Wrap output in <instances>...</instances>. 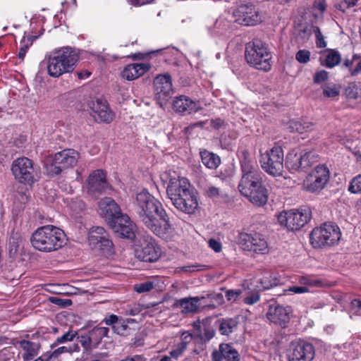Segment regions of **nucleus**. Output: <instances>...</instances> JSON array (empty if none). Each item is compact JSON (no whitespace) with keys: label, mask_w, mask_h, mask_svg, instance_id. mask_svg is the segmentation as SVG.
I'll use <instances>...</instances> for the list:
<instances>
[{"label":"nucleus","mask_w":361,"mask_h":361,"mask_svg":"<svg viewBox=\"0 0 361 361\" xmlns=\"http://www.w3.org/2000/svg\"><path fill=\"white\" fill-rule=\"evenodd\" d=\"M109 329L107 327L97 326L94 327L90 332V336L94 343V347L97 348L102 340L104 337H107Z\"/></svg>","instance_id":"33"},{"label":"nucleus","mask_w":361,"mask_h":361,"mask_svg":"<svg viewBox=\"0 0 361 361\" xmlns=\"http://www.w3.org/2000/svg\"><path fill=\"white\" fill-rule=\"evenodd\" d=\"M121 317H118L116 314H110L109 316H106L103 322L108 326H111L113 329V326H117L119 321L121 319Z\"/></svg>","instance_id":"52"},{"label":"nucleus","mask_w":361,"mask_h":361,"mask_svg":"<svg viewBox=\"0 0 361 361\" xmlns=\"http://www.w3.org/2000/svg\"><path fill=\"white\" fill-rule=\"evenodd\" d=\"M161 248L152 238H145L135 250V257L143 262H154L161 256Z\"/></svg>","instance_id":"17"},{"label":"nucleus","mask_w":361,"mask_h":361,"mask_svg":"<svg viewBox=\"0 0 361 361\" xmlns=\"http://www.w3.org/2000/svg\"><path fill=\"white\" fill-rule=\"evenodd\" d=\"M134 210L140 222L156 235L164 238L171 229L169 217L161 202L142 190L136 195Z\"/></svg>","instance_id":"1"},{"label":"nucleus","mask_w":361,"mask_h":361,"mask_svg":"<svg viewBox=\"0 0 361 361\" xmlns=\"http://www.w3.org/2000/svg\"><path fill=\"white\" fill-rule=\"evenodd\" d=\"M313 32L316 37V45L318 48H325L326 47V42L324 39L320 29L318 27H314Z\"/></svg>","instance_id":"47"},{"label":"nucleus","mask_w":361,"mask_h":361,"mask_svg":"<svg viewBox=\"0 0 361 361\" xmlns=\"http://www.w3.org/2000/svg\"><path fill=\"white\" fill-rule=\"evenodd\" d=\"M78 56L71 47H63L51 51L45 56L47 73L52 78H59L66 73L74 70Z\"/></svg>","instance_id":"3"},{"label":"nucleus","mask_w":361,"mask_h":361,"mask_svg":"<svg viewBox=\"0 0 361 361\" xmlns=\"http://www.w3.org/2000/svg\"><path fill=\"white\" fill-rule=\"evenodd\" d=\"M166 193L173 205L180 212L191 214L198 208L199 204L195 192L185 178L171 177L166 188Z\"/></svg>","instance_id":"2"},{"label":"nucleus","mask_w":361,"mask_h":361,"mask_svg":"<svg viewBox=\"0 0 361 361\" xmlns=\"http://www.w3.org/2000/svg\"><path fill=\"white\" fill-rule=\"evenodd\" d=\"M329 178V169L325 165H318L306 177L304 186L306 190L310 192H319L325 188Z\"/></svg>","instance_id":"11"},{"label":"nucleus","mask_w":361,"mask_h":361,"mask_svg":"<svg viewBox=\"0 0 361 361\" xmlns=\"http://www.w3.org/2000/svg\"><path fill=\"white\" fill-rule=\"evenodd\" d=\"M204 299V296L183 298L176 300L173 306L180 308V312L183 314H194L200 307V301Z\"/></svg>","instance_id":"24"},{"label":"nucleus","mask_w":361,"mask_h":361,"mask_svg":"<svg viewBox=\"0 0 361 361\" xmlns=\"http://www.w3.org/2000/svg\"><path fill=\"white\" fill-rule=\"evenodd\" d=\"M259 300V295L258 292L252 293V294L249 296H247L244 299V302L245 304L251 305L255 304Z\"/></svg>","instance_id":"55"},{"label":"nucleus","mask_w":361,"mask_h":361,"mask_svg":"<svg viewBox=\"0 0 361 361\" xmlns=\"http://www.w3.org/2000/svg\"><path fill=\"white\" fill-rule=\"evenodd\" d=\"M300 159H302V169H305L318 162L319 156L314 151H309L302 154Z\"/></svg>","instance_id":"38"},{"label":"nucleus","mask_w":361,"mask_h":361,"mask_svg":"<svg viewBox=\"0 0 361 361\" xmlns=\"http://www.w3.org/2000/svg\"><path fill=\"white\" fill-rule=\"evenodd\" d=\"M302 154H298L294 151L288 153L286 156V164L293 170L303 169L302 164Z\"/></svg>","instance_id":"35"},{"label":"nucleus","mask_w":361,"mask_h":361,"mask_svg":"<svg viewBox=\"0 0 361 361\" xmlns=\"http://www.w3.org/2000/svg\"><path fill=\"white\" fill-rule=\"evenodd\" d=\"M219 331L221 335H230L238 324V317L222 318L219 320Z\"/></svg>","instance_id":"28"},{"label":"nucleus","mask_w":361,"mask_h":361,"mask_svg":"<svg viewBox=\"0 0 361 361\" xmlns=\"http://www.w3.org/2000/svg\"><path fill=\"white\" fill-rule=\"evenodd\" d=\"M235 22L238 24L251 26L260 21L258 12L250 2H239L233 11Z\"/></svg>","instance_id":"16"},{"label":"nucleus","mask_w":361,"mask_h":361,"mask_svg":"<svg viewBox=\"0 0 361 361\" xmlns=\"http://www.w3.org/2000/svg\"><path fill=\"white\" fill-rule=\"evenodd\" d=\"M151 66L146 63H135L127 65L122 71V76L128 80H133L150 69Z\"/></svg>","instance_id":"25"},{"label":"nucleus","mask_w":361,"mask_h":361,"mask_svg":"<svg viewBox=\"0 0 361 361\" xmlns=\"http://www.w3.org/2000/svg\"><path fill=\"white\" fill-rule=\"evenodd\" d=\"M246 61L259 70L268 71L271 69V54L267 45L259 39H255L245 47Z\"/></svg>","instance_id":"8"},{"label":"nucleus","mask_w":361,"mask_h":361,"mask_svg":"<svg viewBox=\"0 0 361 361\" xmlns=\"http://www.w3.org/2000/svg\"><path fill=\"white\" fill-rule=\"evenodd\" d=\"M252 249L249 251H253L255 252H264L267 250V242L261 238L259 235L255 234L252 243Z\"/></svg>","instance_id":"40"},{"label":"nucleus","mask_w":361,"mask_h":361,"mask_svg":"<svg viewBox=\"0 0 361 361\" xmlns=\"http://www.w3.org/2000/svg\"><path fill=\"white\" fill-rule=\"evenodd\" d=\"M15 179L20 183L32 185L37 180V172L33 161L27 157L15 159L11 165Z\"/></svg>","instance_id":"10"},{"label":"nucleus","mask_w":361,"mask_h":361,"mask_svg":"<svg viewBox=\"0 0 361 361\" xmlns=\"http://www.w3.org/2000/svg\"><path fill=\"white\" fill-rule=\"evenodd\" d=\"M20 347L25 351L23 355L25 360H30L37 355L38 345L34 342L23 340L19 342Z\"/></svg>","instance_id":"31"},{"label":"nucleus","mask_w":361,"mask_h":361,"mask_svg":"<svg viewBox=\"0 0 361 361\" xmlns=\"http://www.w3.org/2000/svg\"><path fill=\"white\" fill-rule=\"evenodd\" d=\"M205 192L206 195L210 197H217L221 194L220 189L213 185L208 186Z\"/></svg>","instance_id":"56"},{"label":"nucleus","mask_w":361,"mask_h":361,"mask_svg":"<svg viewBox=\"0 0 361 361\" xmlns=\"http://www.w3.org/2000/svg\"><path fill=\"white\" fill-rule=\"evenodd\" d=\"M206 266H204V265L195 264H192V265H190V266L183 267L181 268V269L185 272H191V271H194L195 270H202Z\"/></svg>","instance_id":"58"},{"label":"nucleus","mask_w":361,"mask_h":361,"mask_svg":"<svg viewBox=\"0 0 361 361\" xmlns=\"http://www.w3.org/2000/svg\"><path fill=\"white\" fill-rule=\"evenodd\" d=\"M214 329L207 325L202 331L198 332L197 337L203 342H207L214 336Z\"/></svg>","instance_id":"43"},{"label":"nucleus","mask_w":361,"mask_h":361,"mask_svg":"<svg viewBox=\"0 0 361 361\" xmlns=\"http://www.w3.org/2000/svg\"><path fill=\"white\" fill-rule=\"evenodd\" d=\"M240 163L242 177H249L250 176L260 174L257 170H256L247 151L244 150L242 152V157L240 158Z\"/></svg>","instance_id":"26"},{"label":"nucleus","mask_w":361,"mask_h":361,"mask_svg":"<svg viewBox=\"0 0 361 361\" xmlns=\"http://www.w3.org/2000/svg\"><path fill=\"white\" fill-rule=\"evenodd\" d=\"M210 126L215 130H219L225 126V122L220 118L212 119L210 121Z\"/></svg>","instance_id":"57"},{"label":"nucleus","mask_w":361,"mask_h":361,"mask_svg":"<svg viewBox=\"0 0 361 361\" xmlns=\"http://www.w3.org/2000/svg\"><path fill=\"white\" fill-rule=\"evenodd\" d=\"M200 157L202 164L210 169H216L221 163V159L218 155L206 149L200 152Z\"/></svg>","instance_id":"29"},{"label":"nucleus","mask_w":361,"mask_h":361,"mask_svg":"<svg viewBox=\"0 0 361 361\" xmlns=\"http://www.w3.org/2000/svg\"><path fill=\"white\" fill-rule=\"evenodd\" d=\"M153 85L155 99L161 107H164L173 94L171 75H157L154 78Z\"/></svg>","instance_id":"12"},{"label":"nucleus","mask_w":361,"mask_h":361,"mask_svg":"<svg viewBox=\"0 0 361 361\" xmlns=\"http://www.w3.org/2000/svg\"><path fill=\"white\" fill-rule=\"evenodd\" d=\"M242 293L241 290H227L226 291V298L228 301L235 302L237 300L238 298Z\"/></svg>","instance_id":"53"},{"label":"nucleus","mask_w":361,"mask_h":361,"mask_svg":"<svg viewBox=\"0 0 361 361\" xmlns=\"http://www.w3.org/2000/svg\"><path fill=\"white\" fill-rule=\"evenodd\" d=\"M49 300L53 304L59 305V306H60L61 307H68V306H70L71 305H72V302H71V300H69V299H62V298H59V297H51L49 298Z\"/></svg>","instance_id":"51"},{"label":"nucleus","mask_w":361,"mask_h":361,"mask_svg":"<svg viewBox=\"0 0 361 361\" xmlns=\"http://www.w3.org/2000/svg\"><path fill=\"white\" fill-rule=\"evenodd\" d=\"M290 307H283L277 306L275 307L274 312L272 314V322L281 326L285 325L290 320Z\"/></svg>","instance_id":"27"},{"label":"nucleus","mask_w":361,"mask_h":361,"mask_svg":"<svg viewBox=\"0 0 361 361\" xmlns=\"http://www.w3.org/2000/svg\"><path fill=\"white\" fill-rule=\"evenodd\" d=\"M283 151L279 143H274L272 147V176L278 177L276 178L275 185L280 187L283 180L286 178L283 176Z\"/></svg>","instance_id":"19"},{"label":"nucleus","mask_w":361,"mask_h":361,"mask_svg":"<svg viewBox=\"0 0 361 361\" xmlns=\"http://www.w3.org/2000/svg\"><path fill=\"white\" fill-rule=\"evenodd\" d=\"M260 158L259 163L261 164L262 168L268 173L271 174V149L260 148Z\"/></svg>","instance_id":"37"},{"label":"nucleus","mask_w":361,"mask_h":361,"mask_svg":"<svg viewBox=\"0 0 361 361\" xmlns=\"http://www.w3.org/2000/svg\"><path fill=\"white\" fill-rule=\"evenodd\" d=\"M295 59L300 63H307L310 60V51L307 49H300L295 54Z\"/></svg>","instance_id":"46"},{"label":"nucleus","mask_w":361,"mask_h":361,"mask_svg":"<svg viewBox=\"0 0 361 361\" xmlns=\"http://www.w3.org/2000/svg\"><path fill=\"white\" fill-rule=\"evenodd\" d=\"M88 241L92 249L102 250L109 255L113 252V243L103 227H92L89 232Z\"/></svg>","instance_id":"15"},{"label":"nucleus","mask_w":361,"mask_h":361,"mask_svg":"<svg viewBox=\"0 0 361 361\" xmlns=\"http://www.w3.org/2000/svg\"><path fill=\"white\" fill-rule=\"evenodd\" d=\"M172 109L178 114H190L199 111L201 107L189 97L180 95L174 97L172 102Z\"/></svg>","instance_id":"22"},{"label":"nucleus","mask_w":361,"mask_h":361,"mask_svg":"<svg viewBox=\"0 0 361 361\" xmlns=\"http://www.w3.org/2000/svg\"><path fill=\"white\" fill-rule=\"evenodd\" d=\"M192 326L195 331L194 334L197 336L198 335V332L202 331L203 328L207 326V324L200 322V320H197L192 323Z\"/></svg>","instance_id":"59"},{"label":"nucleus","mask_w":361,"mask_h":361,"mask_svg":"<svg viewBox=\"0 0 361 361\" xmlns=\"http://www.w3.org/2000/svg\"><path fill=\"white\" fill-rule=\"evenodd\" d=\"M238 189L243 196L257 206H263L268 200V192L262 185L261 174L241 177Z\"/></svg>","instance_id":"5"},{"label":"nucleus","mask_w":361,"mask_h":361,"mask_svg":"<svg viewBox=\"0 0 361 361\" xmlns=\"http://www.w3.org/2000/svg\"><path fill=\"white\" fill-rule=\"evenodd\" d=\"M327 54L324 63L322 64L326 68H332L338 65L341 61V55L338 51L333 49L326 50Z\"/></svg>","instance_id":"32"},{"label":"nucleus","mask_w":361,"mask_h":361,"mask_svg":"<svg viewBox=\"0 0 361 361\" xmlns=\"http://www.w3.org/2000/svg\"><path fill=\"white\" fill-rule=\"evenodd\" d=\"M341 237L340 228L334 223H324L310 233V241L314 248L323 249L336 245Z\"/></svg>","instance_id":"6"},{"label":"nucleus","mask_w":361,"mask_h":361,"mask_svg":"<svg viewBox=\"0 0 361 361\" xmlns=\"http://www.w3.org/2000/svg\"><path fill=\"white\" fill-rule=\"evenodd\" d=\"M87 109L97 122L110 123L115 114L110 109L108 102L103 98H91L87 102Z\"/></svg>","instance_id":"14"},{"label":"nucleus","mask_w":361,"mask_h":361,"mask_svg":"<svg viewBox=\"0 0 361 361\" xmlns=\"http://www.w3.org/2000/svg\"><path fill=\"white\" fill-rule=\"evenodd\" d=\"M101 214L108 222L109 226L114 220L123 215L118 204L111 197H104L99 203Z\"/></svg>","instance_id":"21"},{"label":"nucleus","mask_w":361,"mask_h":361,"mask_svg":"<svg viewBox=\"0 0 361 361\" xmlns=\"http://www.w3.org/2000/svg\"><path fill=\"white\" fill-rule=\"evenodd\" d=\"M314 355L313 345L303 340L292 341L286 352L288 361H312Z\"/></svg>","instance_id":"13"},{"label":"nucleus","mask_w":361,"mask_h":361,"mask_svg":"<svg viewBox=\"0 0 361 361\" xmlns=\"http://www.w3.org/2000/svg\"><path fill=\"white\" fill-rule=\"evenodd\" d=\"M133 322H135L133 319H123L122 317L117 326H113V331L118 335L127 336L130 334V329L128 324Z\"/></svg>","instance_id":"34"},{"label":"nucleus","mask_w":361,"mask_h":361,"mask_svg":"<svg viewBox=\"0 0 361 361\" xmlns=\"http://www.w3.org/2000/svg\"><path fill=\"white\" fill-rule=\"evenodd\" d=\"M238 350L231 344L221 343L219 348L212 353V361H240Z\"/></svg>","instance_id":"23"},{"label":"nucleus","mask_w":361,"mask_h":361,"mask_svg":"<svg viewBox=\"0 0 361 361\" xmlns=\"http://www.w3.org/2000/svg\"><path fill=\"white\" fill-rule=\"evenodd\" d=\"M209 246L216 252L221 250V244L215 239H210L208 242Z\"/></svg>","instance_id":"60"},{"label":"nucleus","mask_w":361,"mask_h":361,"mask_svg":"<svg viewBox=\"0 0 361 361\" xmlns=\"http://www.w3.org/2000/svg\"><path fill=\"white\" fill-rule=\"evenodd\" d=\"M360 88L355 83H350L345 89V94L350 99H357L360 92Z\"/></svg>","instance_id":"44"},{"label":"nucleus","mask_w":361,"mask_h":361,"mask_svg":"<svg viewBox=\"0 0 361 361\" xmlns=\"http://www.w3.org/2000/svg\"><path fill=\"white\" fill-rule=\"evenodd\" d=\"M79 154L73 149H66L47 157L44 166L50 176L59 175L63 170L75 166L78 161Z\"/></svg>","instance_id":"7"},{"label":"nucleus","mask_w":361,"mask_h":361,"mask_svg":"<svg viewBox=\"0 0 361 361\" xmlns=\"http://www.w3.org/2000/svg\"><path fill=\"white\" fill-rule=\"evenodd\" d=\"M109 186L106 173L103 170L97 169L90 174L87 179V190L91 195L97 197L101 195L109 188Z\"/></svg>","instance_id":"18"},{"label":"nucleus","mask_w":361,"mask_h":361,"mask_svg":"<svg viewBox=\"0 0 361 361\" xmlns=\"http://www.w3.org/2000/svg\"><path fill=\"white\" fill-rule=\"evenodd\" d=\"M350 73L352 76H355L361 73V59L354 69H350Z\"/></svg>","instance_id":"64"},{"label":"nucleus","mask_w":361,"mask_h":361,"mask_svg":"<svg viewBox=\"0 0 361 361\" xmlns=\"http://www.w3.org/2000/svg\"><path fill=\"white\" fill-rule=\"evenodd\" d=\"M78 335L76 331L70 330L63 334L62 336L58 337L56 340L51 345V348H56L59 343H63L68 341H72Z\"/></svg>","instance_id":"42"},{"label":"nucleus","mask_w":361,"mask_h":361,"mask_svg":"<svg viewBox=\"0 0 361 361\" xmlns=\"http://www.w3.org/2000/svg\"><path fill=\"white\" fill-rule=\"evenodd\" d=\"M288 128L291 132L302 134L312 131L314 129V123L305 120H293L289 122Z\"/></svg>","instance_id":"30"},{"label":"nucleus","mask_w":361,"mask_h":361,"mask_svg":"<svg viewBox=\"0 0 361 361\" xmlns=\"http://www.w3.org/2000/svg\"><path fill=\"white\" fill-rule=\"evenodd\" d=\"M110 226L114 232L121 237L133 239L135 238V224L130 221V217L126 214H123L114 220Z\"/></svg>","instance_id":"20"},{"label":"nucleus","mask_w":361,"mask_h":361,"mask_svg":"<svg viewBox=\"0 0 361 361\" xmlns=\"http://www.w3.org/2000/svg\"><path fill=\"white\" fill-rule=\"evenodd\" d=\"M329 73L324 70L319 71L315 73L314 75V82L317 84H320L328 80Z\"/></svg>","instance_id":"50"},{"label":"nucleus","mask_w":361,"mask_h":361,"mask_svg":"<svg viewBox=\"0 0 361 361\" xmlns=\"http://www.w3.org/2000/svg\"><path fill=\"white\" fill-rule=\"evenodd\" d=\"M154 288V284L151 281H146L135 286V290L137 293H146Z\"/></svg>","instance_id":"49"},{"label":"nucleus","mask_w":361,"mask_h":361,"mask_svg":"<svg viewBox=\"0 0 361 361\" xmlns=\"http://www.w3.org/2000/svg\"><path fill=\"white\" fill-rule=\"evenodd\" d=\"M32 247L41 252H51L61 248L65 244V233L53 225L38 228L30 238Z\"/></svg>","instance_id":"4"},{"label":"nucleus","mask_w":361,"mask_h":361,"mask_svg":"<svg viewBox=\"0 0 361 361\" xmlns=\"http://www.w3.org/2000/svg\"><path fill=\"white\" fill-rule=\"evenodd\" d=\"M348 190L354 194L361 193V175L355 176L350 182Z\"/></svg>","instance_id":"45"},{"label":"nucleus","mask_w":361,"mask_h":361,"mask_svg":"<svg viewBox=\"0 0 361 361\" xmlns=\"http://www.w3.org/2000/svg\"><path fill=\"white\" fill-rule=\"evenodd\" d=\"M323 95L328 98H335L340 94L341 86L334 82H329L322 87Z\"/></svg>","instance_id":"36"},{"label":"nucleus","mask_w":361,"mask_h":361,"mask_svg":"<svg viewBox=\"0 0 361 361\" xmlns=\"http://www.w3.org/2000/svg\"><path fill=\"white\" fill-rule=\"evenodd\" d=\"M290 290L294 293L300 294L308 292V288L306 286H293L290 288Z\"/></svg>","instance_id":"61"},{"label":"nucleus","mask_w":361,"mask_h":361,"mask_svg":"<svg viewBox=\"0 0 361 361\" xmlns=\"http://www.w3.org/2000/svg\"><path fill=\"white\" fill-rule=\"evenodd\" d=\"M311 211L309 208L291 209L279 213L277 219L280 225L286 226L290 231H298L311 219Z\"/></svg>","instance_id":"9"},{"label":"nucleus","mask_w":361,"mask_h":361,"mask_svg":"<svg viewBox=\"0 0 361 361\" xmlns=\"http://www.w3.org/2000/svg\"><path fill=\"white\" fill-rule=\"evenodd\" d=\"M28 49V45H23L20 48L18 56L20 60L23 61L24 59Z\"/></svg>","instance_id":"63"},{"label":"nucleus","mask_w":361,"mask_h":361,"mask_svg":"<svg viewBox=\"0 0 361 361\" xmlns=\"http://www.w3.org/2000/svg\"><path fill=\"white\" fill-rule=\"evenodd\" d=\"M254 235L240 232L238 234L236 238V241L241 247L245 250L249 251L250 249H252V243L253 240Z\"/></svg>","instance_id":"39"},{"label":"nucleus","mask_w":361,"mask_h":361,"mask_svg":"<svg viewBox=\"0 0 361 361\" xmlns=\"http://www.w3.org/2000/svg\"><path fill=\"white\" fill-rule=\"evenodd\" d=\"M78 341L84 348V352L82 353V357H84L85 355H87L92 349L96 348L94 345V343L91 338V336H81L78 338Z\"/></svg>","instance_id":"41"},{"label":"nucleus","mask_w":361,"mask_h":361,"mask_svg":"<svg viewBox=\"0 0 361 361\" xmlns=\"http://www.w3.org/2000/svg\"><path fill=\"white\" fill-rule=\"evenodd\" d=\"M191 338L192 335L190 334L183 333L182 334V341L177 345L176 348L183 353L187 349L188 344L191 340Z\"/></svg>","instance_id":"48"},{"label":"nucleus","mask_w":361,"mask_h":361,"mask_svg":"<svg viewBox=\"0 0 361 361\" xmlns=\"http://www.w3.org/2000/svg\"><path fill=\"white\" fill-rule=\"evenodd\" d=\"M121 361H146V358L143 355H135L133 357H126Z\"/></svg>","instance_id":"62"},{"label":"nucleus","mask_w":361,"mask_h":361,"mask_svg":"<svg viewBox=\"0 0 361 361\" xmlns=\"http://www.w3.org/2000/svg\"><path fill=\"white\" fill-rule=\"evenodd\" d=\"M74 347H75L74 349H72L71 348L67 347V346L59 347V348H56L53 352L52 355L56 357L59 355H61L63 353H67V352L71 353L73 351H79V347L77 345H75Z\"/></svg>","instance_id":"54"}]
</instances>
